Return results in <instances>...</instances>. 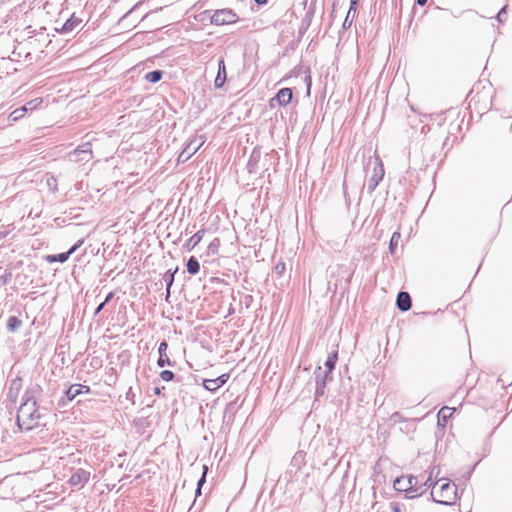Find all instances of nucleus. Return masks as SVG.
<instances>
[{"mask_svg":"<svg viewBox=\"0 0 512 512\" xmlns=\"http://www.w3.org/2000/svg\"><path fill=\"white\" fill-rule=\"evenodd\" d=\"M41 394L42 388L38 384H31L26 388L17 413V424L21 430L29 431L38 426L41 415L37 401Z\"/></svg>","mask_w":512,"mask_h":512,"instance_id":"obj_1","label":"nucleus"},{"mask_svg":"<svg viewBox=\"0 0 512 512\" xmlns=\"http://www.w3.org/2000/svg\"><path fill=\"white\" fill-rule=\"evenodd\" d=\"M438 482H442L439 491V498L433 497V500L443 505H453L457 498L456 485L446 482L444 479H440Z\"/></svg>","mask_w":512,"mask_h":512,"instance_id":"obj_2","label":"nucleus"},{"mask_svg":"<svg viewBox=\"0 0 512 512\" xmlns=\"http://www.w3.org/2000/svg\"><path fill=\"white\" fill-rule=\"evenodd\" d=\"M238 20V15L232 9L228 8L216 10L211 16V24L214 25L233 24Z\"/></svg>","mask_w":512,"mask_h":512,"instance_id":"obj_3","label":"nucleus"},{"mask_svg":"<svg viewBox=\"0 0 512 512\" xmlns=\"http://www.w3.org/2000/svg\"><path fill=\"white\" fill-rule=\"evenodd\" d=\"M419 483L418 476H401L394 481V488L404 492H419Z\"/></svg>","mask_w":512,"mask_h":512,"instance_id":"obj_4","label":"nucleus"},{"mask_svg":"<svg viewBox=\"0 0 512 512\" xmlns=\"http://www.w3.org/2000/svg\"><path fill=\"white\" fill-rule=\"evenodd\" d=\"M304 464L305 453L303 451L296 452L291 460L290 469L287 471V474L289 475V481H297V473L300 470L301 466Z\"/></svg>","mask_w":512,"mask_h":512,"instance_id":"obj_5","label":"nucleus"},{"mask_svg":"<svg viewBox=\"0 0 512 512\" xmlns=\"http://www.w3.org/2000/svg\"><path fill=\"white\" fill-rule=\"evenodd\" d=\"M204 140L202 137L192 139L186 147L182 150V152L178 156V162H186L192 155H194L199 148L203 145Z\"/></svg>","mask_w":512,"mask_h":512,"instance_id":"obj_6","label":"nucleus"},{"mask_svg":"<svg viewBox=\"0 0 512 512\" xmlns=\"http://www.w3.org/2000/svg\"><path fill=\"white\" fill-rule=\"evenodd\" d=\"M90 479V472L79 468L71 475L69 484L73 487H83Z\"/></svg>","mask_w":512,"mask_h":512,"instance_id":"obj_7","label":"nucleus"},{"mask_svg":"<svg viewBox=\"0 0 512 512\" xmlns=\"http://www.w3.org/2000/svg\"><path fill=\"white\" fill-rule=\"evenodd\" d=\"M315 378V396L318 398L320 396H323L325 393L326 379L328 377H325V374H323L321 367H318V369L315 372Z\"/></svg>","mask_w":512,"mask_h":512,"instance_id":"obj_8","label":"nucleus"},{"mask_svg":"<svg viewBox=\"0 0 512 512\" xmlns=\"http://www.w3.org/2000/svg\"><path fill=\"white\" fill-rule=\"evenodd\" d=\"M292 100V90L290 88H282L278 91L276 96L272 98L271 105L274 106L273 102L277 101L279 105L285 106Z\"/></svg>","mask_w":512,"mask_h":512,"instance_id":"obj_9","label":"nucleus"},{"mask_svg":"<svg viewBox=\"0 0 512 512\" xmlns=\"http://www.w3.org/2000/svg\"><path fill=\"white\" fill-rule=\"evenodd\" d=\"M82 243H83V241L80 240L75 245H73L67 252L49 256L48 260L50 262L57 261L60 263H64L69 259L70 255L73 254L82 245Z\"/></svg>","mask_w":512,"mask_h":512,"instance_id":"obj_10","label":"nucleus"},{"mask_svg":"<svg viewBox=\"0 0 512 512\" xmlns=\"http://www.w3.org/2000/svg\"><path fill=\"white\" fill-rule=\"evenodd\" d=\"M167 348H168V344L166 341H162L159 344V347H158L159 358L157 360V365L159 367L172 365V363L167 355Z\"/></svg>","mask_w":512,"mask_h":512,"instance_id":"obj_11","label":"nucleus"},{"mask_svg":"<svg viewBox=\"0 0 512 512\" xmlns=\"http://www.w3.org/2000/svg\"><path fill=\"white\" fill-rule=\"evenodd\" d=\"M396 305L400 311H408L412 305L409 293L403 291L399 292L396 299Z\"/></svg>","mask_w":512,"mask_h":512,"instance_id":"obj_12","label":"nucleus"},{"mask_svg":"<svg viewBox=\"0 0 512 512\" xmlns=\"http://www.w3.org/2000/svg\"><path fill=\"white\" fill-rule=\"evenodd\" d=\"M226 77H227V73H226L225 62H224V59L221 58L218 63V72H217V76L214 81L215 87L221 88L226 82Z\"/></svg>","mask_w":512,"mask_h":512,"instance_id":"obj_13","label":"nucleus"},{"mask_svg":"<svg viewBox=\"0 0 512 512\" xmlns=\"http://www.w3.org/2000/svg\"><path fill=\"white\" fill-rule=\"evenodd\" d=\"M383 176H384V169H383L382 164H380L379 170L375 169L373 176L370 178V180L368 182V192L369 193H372L376 189V187L378 186L380 181L383 179Z\"/></svg>","mask_w":512,"mask_h":512,"instance_id":"obj_14","label":"nucleus"},{"mask_svg":"<svg viewBox=\"0 0 512 512\" xmlns=\"http://www.w3.org/2000/svg\"><path fill=\"white\" fill-rule=\"evenodd\" d=\"M355 15H356V2L354 0H351V6L347 12L346 18L342 25L343 29H348L351 27L353 19L355 18Z\"/></svg>","mask_w":512,"mask_h":512,"instance_id":"obj_15","label":"nucleus"},{"mask_svg":"<svg viewBox=\"0 0 512 512\" xmlns=\"http://www.w3.org/2000/svg\"><path fill=\"white\" fill-rule=\"evenodd\" d=\"M454 411L455 408H450L447 406L442 407L438 412V424L444 426L446 421L452 416Z\"/></svg>","mask_w":512,"mask_h":512,"instance_id":"obj_16","label":"nucleus"},{"mask_svg":"<svg viewBox=\"0 0 512 512\" xmlns=\"http://www.w3.org/2000/svg\"><path fill=\"white\" fill-rule=\"evenodd\" d=\"M338 359V353L333 352L328 355L327 360L325 361V367L327 368L326 371H323V374H325V377H328V375L333 371L336 365V361Z\"/></svg>","mask_w":512,"mask_h":512,"instance_id":"obj_17","label":"nucleus"},{"mask_svg":"<svg viewBox=\"0 0 512 512\" xmlns=\"http://www.w3.org/2000/svg\"><path fill=\"white\" fill-rule=\"evenodd\" d=\"M186 266L188 273L191 275L197 274L200 270V264L194 256L188 259Z\"/></svg>","mask_w":512,"mask_h":512,"instance_id":"obj_18","label":"nucleus"},{"mask_svg":"<svg viewBox=\"0 0 512 512\" xmlns=\"http://www.w3.org/2000/svg\"><path fill=\"white\" fill-rule=\"evenodd\" d=\"M80 20H78L75 17H71L63 24L62 28L60 29V32L62 33H68L72 31L77 25H79Z\"/></svg>","mask_w":512,"mask_h":512,"instance_id":"obj_19","label":"nucleus"},{"mask_svg":"<svg viewBox=\"0 0 512 512\" xmlns=\"http://www.w3.org/2000/svg\"><path fill=\"white\" fill-rule=\"evenodd\" d=\"M177 270H178V268H176L174 272H171L169 270L168 272L165 273V275L163 277L166 282V298L170 297V289L174 282V275L177 272Z\"/></svg>","mask_w":512,"mask_h":512,"instance_id":"obj_20","label":"nucleus"},{"mask_svg":"<svg viewBox=\"0 0 512 512\" xmlns=\"http://www.w3.org/2000/svg\"><path fill=\"white\" fill-rule=\"evenodd\" d=\"M204 236V230L197 231L193 236L190 237V239L187 241V247L189 249H193L200 241L202 240Z\"/></svg>","mask_w":512,"mask_h":512,"instance_id":"obj_21","label":"nucleus"},{"mask_svg":"<svg viewBox=\"0 0 512 512\" xmlns=\"http://www.w3.org/2000/svg\"><path fill=\"white\" fill-rule=\"evenodd\" d=\"M163 72L160 70H154L148 72L145 76L146 80L151 83H156L161 80Z\"/></svg>","mask_w":512,"mask_h":512,"instance_id":"obj_22","label":"nucleus"},{"mask_svg":"<svg viewBox=\"0 0 512 512\" xmlns=\"http://www.w3.org/2000/svg\"><path fill=\"white\" fill-rule=\"evenodd\" d=\"M21 387H22V379L20 377H17L11 381L10 388H11V392H15V398L18 397Z\"/></svg>","mask_w":512,"mask_h":512,"instance_id":"obj_23","label":"nucleus"},{"mask_svg":"<svg viewBox=\"0 0 512 512\" xmlns=\"http://www.w3.org/2000/svg\"><path fill=\"white\" fill-rule=\"evenodd\" d=\"M21 324H22V322L16 316H11L8 319L7 328L10 331H15L21 326Z\"/></svg>","mask_w":512,"mask_h":512,"instance_id":"obj_24","label":"nucleus"},{"mask_svg":"<svg viewBox=\"0 0 512 512\" xmlns=\"http://www.w3.org/2000/svg\"><path fill=\"white\" fill-rule=\"evenodd\" d=\"M203 386L205 387V389L212 392L220 388V386H218V382L215 381V379H205L203 381Z\"/></svg>","mask_w":512,"mask_h":512,"instance_id":"obj_25","label":"nucleus"},{"mask_svg":"<svg viewBox=\"0 0 512 512\" xmlns=\"http://www.w3.org/2000/svg\"><path fill=\"white\" fill-rule=\"evenodd\" d=\"M400 238H401V235L399 232H394L392 234V237H391L390 243H389V250L391 253H394L395 248L398 245Z\"/></svg>","mask_w":512,"mask_h":512,"instance_id":"obj_26","label":"nucleus"},{"mask_svg":"<svg viewBox=\"0 0 512 512\" xmlns=\"http://www.w3.org/2000/svg\"><path fill=\"white\" fill-rule=\"evenodd\" d=\"M66 397L68 400L72 401L73 399H75L78 395H80L79 393V388H76L75 384L71 385L67 391H66Z\"/></svg>","mask_w":512,"mask_h":512,"instance_id":"obj_27","label":"nucleus"},{"mask_svg":"<svg viewBox=\"0 0 512 512\" xmlns=\"http://www.w3.org/2000/svg\"><path fill=\"white\" fill-rule=\"evenodd\" d=\"M28 110L27 106H23L21 108L15 109L11 114L10 117L15 121L23 117L24 113Z\"/></svg>","mask_w":512,"mask_h":512,"instance_id":"obj_28","label":"nucleus"},{"mask_svg":"<svg viewBox=\"0 0 512 512\" xmlns=\"http://www.w3.org/2000/svg\"><path fill=\"white\" fill-rule=\"evenodd\" d=\"M207 470H208L207 466H203V474H202L201 478L198 480L197 489H196V495H200L201 494V487H202V485L206 481Z\"/></svg>","mask_w":512,"mask_h":512,"instance_id":"obj_29","label":"nucleus"},{"mask_svg":"<svg viewBox=\"0 0 512 512\" xmlns=\"http://www.w3.org/2000/svg\"><path fill=\"white\" fill-rule=\"evenodd\" d=\"M46 184L50 188V190H52V191L57 190V179L54 176H51V175L47 176Z\"/></svg>","mask_w":512,"mask_h":512,"instance_id":"obj_30","label":"nucleus"},{"mask_svg":"<svg viewBox=\"0 0 512 512\" xmlns=\"http://www.w3.org/2000/svg\"><path fill=\"white\" fill-rule=\"evenodd\" d=\"M160 377L163 381H171L173 378H174V373L170 370H163L161 373H160Z\"/></svg>","mask_w":512,"mask_h":512,"instance_id":"obj_31","label":"nucleus"},{"mask_svg":"<svg viewBox=\"0 0 512 512\" xmlns=\"http://www.w3.org/2000/svg\"><path fill=\"white\" fill-rule=\"evenodd\" d=\"M434 471H435V468H433L430 472V475L426 478V480L423 482L422 486H425V487H430V486H435L438 482H433L432 481V476L434 474Z\"/></svg>","mask_w":512,"mask_h":512,"instance_id":"obj_32","label":"nucleus"},{"mask_svg":"<svg viewBox=\"0 0 512 512\" xmlns=\"http://www.w3.org/2000/svg\"><path fill=\"white\" fill-rule=\"evenodd\" d=\"M229 379V374H222L219 377L215 378V381L218 382V386L222 387L227 380Z\"/></svg>","mask_w":512,"mask_h":512,"instance_id":"obj_33","label":"nucleus"},{"mask_svg":"<svg viewBox=\"0 0 512 512\" xmlns=\"http://www.w3.org/2000/svg\"><path fill=\"white\" fill-rule=\"evenodd\" d=\"M42 103V99L36 98L30 102H28L25 106H27L28 109L32 110L37 107L38 104Z\"/></svg>","mask_w":512,"mask_h":512,"instance_id":"obj_34","label":"nucleus"},{"mask_svg":"<svg viewBox=\"0 0 512 512\" xmlns=\"http://www.w3.org/2000/svg\"><path fill=\"white\" fill-rule=\"evenodd\" d=\"M76 388H79V393H88L90 391V388L83 384H75Z\"/></svg>","mask_w":512,"mask_h":512,"instance_id":"obj_35","label":"nucleus"},{"mask_svg":"<svg viewBox=\"0 0 512 512\" xmlns=\"http://www.w3.org/2000/svg\"><path fill=\"white\" fill-rule=\"evenodd\" d=\"M505 14H506V6L503 7L497 14V20L499 22H503L504 21V17H505Z\"/></svg>","mask_w":512,"mask_h":512,"instance_id":"obj_36","label":"nucleus"},{"mask_svg":"<svg viewBox=\"0 0 512 512\" xmlns=\"http://www.w3.org/2000/svg\"><path fill=\"white\" fill-rule=\"evenodd\" d=\"M275 269H276V271H277L278 273H281V272H283V271H284V269H285V264H284V263H279V264H277V265H276Z\"/></svg>","mask_w":512,"mask_h":512,"instance_id":"obj_37","label":"nucleus"},{"mask_svg":"<svg viewBox=\"0 0 512 512\" xmlns=\"http://www.w3.org/2000/svg\"><path fill=\"white\" fill-rule=\"evenodd\" d=\"M88 152H89L88 148H84V147H83L82 149H76V150H75V153H76V154H85V155H88Z\"/></svg>","mask_w":512,"mask_h":512,"instance_id":"obj_38","label":"nucleus"},{"mask_svg":"<svg viewBox=\"0 0 512 512\" xmlns=\"http://www.w3.org/2000/svg\"><path fill=\"white\" fill-rule=\"evenodd\" d=\"M105 305H106L105 302H102L101 304H99L98 307L95 309V313L94 314L95 315L99 314L103 310Z\"/></svg>","mask_w":512,"mask_h":512,"instance_id":"obj_39","label":"nucleus"},{"mask_svg":"<svg viewBox=\"0 0 512 512\" xmlns=\"http://www.w3.org/2000/svg\"><path fill=\"white\" fill-rule=\"evenodd\" d=\"M8 397L12 402H16L17 398H15V392H11V388H9Z\"/></svg>","mask_w":512,"mask_h":512,"instance_id":"obj_40","label":"nucleus"},{"mask_svg":"<svg viewBox=\"0 0 512 512\" xmlns=\"http://www.w3.org/2000/svg\"><path fill=\"white\" fill-rule=\"evenodd\" d=\"M113 297H114V293H113V292H110V293L106 296V298H105V300H104L103 302H105V304H107L109 301H111V300H112V298H113Z\"/></svg>","mask_w":512,"mask_h":512,"instance_id":"obj_41","label":"nucleus"},{"mask_svg":"<svg viewBox=\"0 0 512 512\" xmlns=\"http://www.w3.org/2000/svg\"><path fill=\"white\" fill-rule=\"evenodd\" d=\"M255 2L259 5H264L267 3V0H255Z\"/></svg>","mask_w":512,"mask_h":512,"instance_id":"obj_42","label":"nucleus"},{"mask_svg":"<svg viewBox=\"0 0 512 512\" xmlns=\"http://www.w3.org/2000/svg\"><path fill=\"white\" fill-rule=\"evenodd\" d=\"M417 3L421 6H423L427 3V0H417Z\"/></svg>","mask_w":512,"mask_h":512,"instance_id":"obj_43","label":"nucleus"},{"mask_svg":"<svg viewBox=\"0 0 512 512\" xmlns=\"http://www.w3.org/2000/svg\"><path fill=\"white\" fill-rule=\"evenodd\" d=\"M215 247H217V246L214 244V242H213V243H211V244H210V246H209V248H210L213 252H214V249H213V248H215Z\"/></svg>","mask_w":512,"mask_h":512,"instance_id":"obj_44","label":"nucleus"},{"mask_svg":"<svg viewBox=\"0 0 512 512\" xmlns=\"http://www.w3.org/2000/svg\"><path fill=\"white\" fill-rule=\"evenodd\" d=\"M4 236H5V235H4L3 233H0V240H1L2 238H4Z\"/></svg>","mask_w":512,"mask_h":512,"instance_id":"obj_45","label":"nucleus"},{"mask_svg":"<svg viewBox=\"0 0 512 512\" xmlns=\"http://www.w3.org/2000/svg\"><path fill=\"white\" fill-rule=\"evenodd\" d=\"M155 393H156V394H159V393H160L159 388H156Z\"/></svg>","mask_w":512,"mask_h":512,"instance_id":"obj_46","label":"nucleus"},{"mask_svg":"<svg viewBox=\"0 0 512 512\" xmlns=\"http://www.w3.org/2000/svg\"><path fill=\"white\" fill-rule=\"evenodd\" d=\"M394 512H400V510H399L398 508H396V509L394 510Z\"/></svg>","mask_w":512,"mask_h":512,"instance_id":"obj_47","label":"nucleus"}]
</instances>
